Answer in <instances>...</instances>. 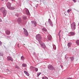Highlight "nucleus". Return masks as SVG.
<instances>
[{"instance_id":"f3484780","label":"nucleus","mask_w":79,"mask_h":79,"mask_svg":"<svg viewBox=\"0 0 79 79\" xmlns=\"http://www.w3.org/2000/svg\"><path fill=\"white\" fill-rule=\"evenodd\" d=\"M22 66L23 67H26V66H27V65L25 64H23Z\"/></svg>"},{"instance_id":"7ed1b4c3","label":"nucleus","mask_w":79,"mask_h":79,"mask_svg":"<svg viewBox=\"0 0 79 79\" xmlns=\"http://www.w3.org/2000/svg\"><path fill=\"white\" fill-rule=\"evenodd\" d=\"M23 30H24V34H25V35H26V36H28V33L27 30H26V29L25 28H23Z\"/></svg>"},{"instance_id":"bb28decb","label":"nucleus","mask_w":79,"mask_h":79,"mask_svg":"<svg viewBox=\"0 0 79 79\" xmlns=\"http://www.w3.org/2000/svg\"><path fill=\"white\" fill-rule=\"evenodd\" d=\"M6 34H8V35L10 34V31H7Z\"/></svg>"},{"instance_id":"f257e3e1","label":"nucleus","mask_w":79,"mask_h":79,"mask_svg":"<svg viewBox=\"0 0 79 79\" xmlns=\"http://www.w3.org/2000/svg\"><path fill=\"white\" fill-rule=\"evenodd\" d=\"M36 38L37 40H38L39 42H42V41H41V40H42V37L41 36L40 34H38L37 35H36Z\"/></svg>"},{"instance_id":"39448f33","label":"nucleus","mask_w":79,"mask_h":79,"mask_svg":"<svg viewBox=\"0 0 79 79\" xmlns=\"http://www.w3.org/2000/svg\"><path fill=\"white\" fill-rule=\"evenodd\" d=\"M75 26H76V23H73L71 25V27H73V29H75Z\"/></svg>"},{"instance_id":"c9c22d12","label":"nucleus","mask_w":79,"mask_h":79,"mask_svg":"<svg viewBox=\"0 0 79 79\" xmlns=\"http://www.w3.org/2000/svg\"><path fill=\"white\" fill-rule=\"evenodd\" d=\"M68 79H73L70 77L68 78Z\"/></svg>"},{"instance_id":"c756f323","label":"nucleus","mask_w":79,"mask_h":79,"mask_svg":"<svg viewBox=\"0 0 79 79\" xmlns=\"http://www.w3.org/2000/svg\"><path fill=\"white\" fill-rule=\"evenodd\" d=\"M41 74V73H37V75L38 77H39V76L40 75V74Z\"/></svg>"},{"instance_id":"4468645a","label":"nucleus","mask_w":79,"mask_h":79,"mask_svg":"<svg viewBox=\"0 0 79 79\" xmlns=\"http://www.w3.org/2000/svg\"><path fill=\"white\" fill-rule=\"evenodd\" d=\"M24 73H25L26 75H27V76H29V73H27L26 71H24Z\"/></svg>"},{"instance_id":"72a5a7b5","label":"nucleus","mask_w":79,"mask_h":79,"mask_svg":"<svg viewBox=\"0 0 79 79\" xmlns=\"http://www.w3.org/2000/svg\"><path fill=\"white\" fill-rule=\"evenodd\" d=\"M73 1L74 2V3H76V0H73Z\"/></svg>"},{"instance_id":"a211bd4d","label":"nucleus","mask_w":79,"mask_h":79,"mask_svg":"<svg viewBox=\"0 0 79 79\" xmlns=\"http://www.w3.org/2000/svg\"><path fill=\"white\" fill-rule=\"evenodd\" d=\"M9 8V9H10V10H15V8L12 7H10L9 8Z\"/></svg>"},{"instance_id":"a19ab883","label":"nucleus","mask_w":79,"mask_h":79,"mask_svg":"<svg viewBox=\"0 0 79 79\" xmlns=\"http://www.w3.org/2000/svg\"><path fill=\"white\" fill-rule=\"evenodd\" d=\"M1 0V1H4V0Z\"/></svg>"},{"instance_id":"6ab92c4d","label":"nucleus","mask_w":79,"mask_h":79,"mask_svg":"<svg viewBox=\"0 0 79 79\" xmlns=\"http://www.w3.org/2000/svg\"><path fill=\"white\" fill-rule=\"evenodd\" d=\"M76 43L77 45H79V40H77L76 41Z\"/></svg>"},{"instance_id":"9b49d317","label":"nucleus","mask_w":79,"mask_h":79,"mask_svg":"<svg viewBox=\"0 0 79 79\" xmlns=\"http://www.w3.org/2000/svg\"><path fill=\"white\" fill-rule=\"evenodd\" d=\"M0 10L1 12H3V11H6L5 10V9L4 7H2L0 9Z\"/></svg>"},{"instance_id":"c85d7f7f","label":"nucleus","mask_w":79,"mask_h":79,"mask_svg":"<svg viewBox=\"0 0 79 79\" xmlns=\"http://www.w3.org/2000/svg\"><path fill=\"white\" fill-rule=\"evenodd\" d=\"M43 79H48V77H43L42 78Z\"/></svg>"},{"instance_id":"1a4fd4ad","label":"nucleus","mask_w":79,"mask_h":79,"mask_svg":"<svg viewBox=\"0 0 79 79\" xmlns=\"http://www.w3.org/2000/svg\"><path fill=\"white\" fill-rule=\"evenodd\" d=\"M32 24L34 26H36V25L37 24V23H36V22L35 21H32Z\"/></svg>"},{"instance_id":"f03ea898","label":"nucleus","mask_w":79,"mask_h":79,"mask_svg":"<svg viewBox=\"0 0 79 79\" xmlns=\"http://www.w3.org/2000/svg\"><path fill=\"white\" fill-rule=\"evenodd\" d=\"M40 44L41 45L42 47V48H45V47H46V46H45V44L44 43H43V42H39Z\"/></svg>"},{"instance_id":"5701e85b","label":"nucleus","mask_w":79,"mask_h":79,"mask_svg":"<svg viewBox=\"0 0 79 79\" xmlns=\"http://www.w3.org/2000/svg\"><path fill=\"white\" fill-rule=\"evenodd\" d=\"M43 31H45V32H47V29H46L45 28H43L42 29Z\"/></svg>"},{"instance_id":"6e6552de","label":"nucleus","mask_w":79,"mask_h":79,"mask_svg":"<svg viewBox=\"0 0 79 79\" xmlns=\"http://www.w3.org/2000/svg\"><path fill=\"white\" fill-rule=\"evenodd\" d=\"M7 13V11H6V10H5V11H4L2 12V13L3 14V16H4V17H5V16H6Z\"/></svg>"},{"instance_id":"aec40b11","label":"nucleus","mask_w":79,"mask_h":79,"mask_svg":"<svg viewBox=\"0 0 79 79\" xmlns=\"http://www.w3.org/2000/svg\"><path fill=\"white\" fill-rule=\"evenodd\" d=\"M48 39L49 40H51V39H52V36H49L48 37Z\"/></svg>"},{"instance_id":"58836bf2","label":"nucleus","mask_w":79,"mask_h":79,"mask_svg":"<svg viewBox=\"0 0 79 79\" xmlns=\"http://www.w3.org/2000/svg\"><path fill=\"white\" fill-rule=\"evenodd\" d=\"M61 30H60V32H59L60 33V32H61Z\"/></svg>"},{"instance_id":"7c9ffc66","label":"nucleus","mask_w":79,"mask_h":79,"mask_svg":"<svg viewBox=\"0 0 79 79\" xmlns=\"http://www.w3.org/2000/svg\"><path fill=\"white\" fill-rule=\"evenodd\" d=\"M27 18H26V16H24V17H23V19H26Z\"/></svg>"},{"instance_id":"473e14b6","label":"nucleus","mask_w":79,"mask_h":79,"mask_svg":"<svg viewBox=\"0 0 79 79\" xmlns=\"http://www.w3.org/2000/svg\"><path fill=\"white\" fill-rule=\"evenodd\" d=\"M2 45V43L0 41V45Z\"/></svg>"},{"instance_id":"20e7f679","label":"nucleus","mask_w":79,"mask_h":79,"mask_svg":"<svg viewBox=\"0 0 79 79\" xmlns=\"http://www.w3.org/2000/svg\"><path fill=\"white\" fill-rule=\"evenodd\" d=\"M7 60H8V61H13V58L10 56H8L7 57Z\"/></svg>"},{"instance_id":"b1692460","label":"nucleus","mask_w":79,"mask_h":79,"mask_svg":"<svg viewBox=\"0 0 79 79\" xmlns=\"http://www.w3.org/2000/svg\"><path fill=\"white\" fill-rule=\"evenodd\" d=\"M58 35L59 36V38H60V39H61V36L60 35V32H59L58 33Z\"/></svg>"},{"instance_id":"e433bc0d","label":"nucleus","mask_w":79,"mask_h":79,"mask_svg":"<svg viewBox=\"0 0 79 79\" xmlns=\"http://www.w3.org/2000/svg\"><path fill=\"white\" fill-rule=\"evenodd\" d=\"M18 47L19 48V44H18Z\"/></svg>"},{"instance_id":"4c0bfd02","label":"nucleus","mask_w":79,"mask_h":79,"mask_svg":"<svg viewBox=\"0 0 79 79\" xmlns=\"http://www.w3.org/2000/svg\"><path fill=\"white\" fill-rule=\"evenodd\" d=\"M6 71H9V70H8V69H7V70H6Z\"/></svg>"},{"instance_id":"dca6fc26","label":"nucleus","mask_w":79,"mask_h":79,"mask_svg":"<svg viewBox=\"0 0 79 79\" xmlns=\"http://www.w3.org/2000/svg\"><path fill=\"white\" fill-rule=\"evenodd\" d=\"M26 13L27 15H29V11L27 9L26 10Z\"/></svg>"},{"instance_id":"423d86ee","label":"nucleus","mask_w":79,"mask_h":79,"mask_svg":"<svg viewBox=\"0 0 79 79\" xmlns=\"http://www.w3.org/2000/svg\"><path fill=\"white\" fill-rule=\"evenodd\" d=\"M48 22V23L50 24L51 26H53V23H52V22L50 19H49Z\"/></svg>"},{"instance_id":"ea45409f","label":"nucleus","mask_w":79,"mask_h":79,"mask_svg":"<svg viewBox=\"0 0 79 79\" xmlns=\"http://www.w3.org/2000/svg\"><path fill=\"white\" fill-rule=\"evenodd\" d=\"M8 0H6V2H8Z\"/></svg>"},{"instance_id":"2eb2a0df","label":"nucleus","mask_w":79,"mask_h":79,"mask_svg":"<svg viewBox=\"0 0 79 79\" xmlns=\"http://www.w3.org/2000/svg\"><path fill=\"white\" fill-rule=\"evenodd\" d=\"M18 23L19 24L21 23V19H18Z\"/></svg>"},{"instance_id":"412c9836","label":"nucleus","mask_w":79,"mask_h":79,"mask_svg":"<svg viewBox=\"0 0 79 79\" xmlns=\"http://www.w3.org/2000/svg\"><path fill=\"white\" fill-rule=\"evenodd\" d=\"M70 58L71 59V61H73L74 60V57H70Z\"/></svg>"},{"instance_id":"ddd939ff","label":"nucleus","mask_w":79,"mask_h":79,"mask_svg":"<svg viewBox=\"0 0 79 79\" xmlns=\"http://www.w3.org/2000/svg\"><path fill=\"white\" fill-rule=\"evenodd\" d=\"M31 68H32V69H35V71L37 72L38 71V69L37 68H36L32 66L30 67Z\"/></svg>"},{"instance_id":"cd10ccee","label":"nucleus","mask_w":79,"mask_h":79,"mask_svg":"<svg viewBox=\"0 0 79 79\" xmlns=\"http://www.w3.org/2000/svg\"><path fill=\"white\" fill-rule=\"evenodd\" d=\"M21 59L22 60H24V57L23 56H22L21 57Z\"/></svg>"},{"instance_id":"a878e982","label":"nucleus","mask_w":79,"mask_h":79,"mask_svg":"<svg viewBox=\"0 0 79 79\" xmlns=\"http://www.w3.org/2000/svg\"><path fill=\"white\" fill-rule=\"evenodd\" d=\"M71 11H72V10L71 9H69L67 10V12L68 13H69Z\"/></svg>"},{"instance_id":"4be33fe9","label":"nucleus","mask_w":79,"mask_h":79,"mask_svg":"<svg viewBox=\"0 0 79 79\" xmlns=\"http://www.w3.org/2000/svg\"><path fill=\"white\" fill-rule=\"evenodd\" d=\"M70 34L71 35H74V33L73 32H70Z\"/></svg>"},{"instance_id":"0eeeda50","label":"nucleus","mask_w":79,"mask_h":79,"mask_svg":"<svg viewBox=\"0 0 79 79\" xmlns=\"http://www.w3.org/2000/svg\"><path fill=\"white\" fill-rule=\"evenodd\" d=\"M48 68L49 69H54V68L52 65H49Z\"/></svg>"},{"instance_id":"393cba45","label":"nucleus","mask_w":79,"mask_h":79,"mask_svg":"<svg viewBox=\"0 0 79 79\" xmlns=\"http://www.w3.org/2000/svg\"><path fill=\"white\" fill-rule=\"evenodd\" d=\"M15 68H17V69H19V67L17 65H15Z\"/></svg>"},{"instance_id":"79ce46f5","label":"nucleus","mask_w":79,"mask_h":79,"mask_svg":"<svg viewBox=\"0 0 79 79\" xmlns=\"http://www.w3.org/2000/svg\"><path fill=\"white\" fill-rule=\"evenodd\" d=\"M12 1H14V0H11Z\"/></svg>"},{"instance_id":"9d476101","label":"nucleus","mask_w":79,"mask_h":79,"mask_svg":"<svg viewBox=\"0 0 79 79\" xmlns=\"http://www.w3.org/2000/svg\"><path fill=\"white\" fill-rule=\"evenodd\" d=\"M7 6L8 8L11 7V3L8 2L7 4Z\"/></svg>"},{"instance_id":"f8f14e48","label":"nucleus","mask_w":79,"mask_h":79,"mask_svg":"<svg viewBox=\"0 0 79 79\" xmlns=\"http://www.w3.org/2000/svg\"><path fill=\"white\" fill-rule=\"evenodd\" d=\"M71 45H72V43H68L67 46H68V48H69L70 47H71Z\"/></svg>"},{"instance_id":"2f4dec72","label":"nucleus","mask_w":79,"mask_h":79,"mask_svg":"<svg viewBox=\"0 0 79 79\" xmlns=\"http://www.w3.org/2000/svg\"><path fill=\"white\" fill-rule=\"evenodd\" d=\"M3 56V54H2V53H0V56Z\"/></svg>"},{"instance_id":"f704fd0d","label":"nucleus","mask_w":79,"mask_h":79,"mask_svg":"<svg viewBox=\"0 0 79 79\" xmlns=\"http://www.w3.org/2000/svg\"><path fill=\"white\" fill-rule=\"evenodd\" d=\"M2 20L1 19H0V22H2Z\"/></svg>"}]
</instances>
